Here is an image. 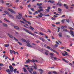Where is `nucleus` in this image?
<instances>
[{
	"instance_id": "nucleus-28",
	"label": "nucleus",
	"mask_w": 74,
	"mask_h": 74,
	"mask_svg": "<svg viewBox=\"0 0 74 74\" xmlns=\"http://www.w3.org/2000/svg\"><path fill=\"white\" fill-rule=\"evenodd\" d=\"M57 28L58 29V33H59V31H60V28L59 27H57Z\"/></svg>"
},
{
	"instance_id": "nucleus-46",
	"label": "nucleus",
	"mask_w": 74,
	"mask_h": 74,
	"mask_svg": "<svg viewBox=\"0 0 74 74\" xmlns=\"http://www.w3.org/2000/svg\"><path fill=\"white\" fill-rule=\"evenodd\" d=\"M56 44H58V45H59V43L58 41H56Z\"/></svg>"
},
{
	"instance_id": "nucleus-6",
	"label": "nucleus",
	"mask_w": 74,
	"mask_h": 74,
	"mask_svg": "<svg viewBox=\"0 0 74 74\" xmlns=\"http://www.w3.org/2000/svg\"><path fill=\"white\" fill-rule=\"evenodd\" d=\"M27 47H32L33 46H32L31 45H30V44L29 43V42H27Z\"/></svg>"
},
{
	"instance_id": "nucleus-26",
	"label": "nucleus",
	"mask_w": 74,
	"mask_h": 74,
	"mask_svg": "<svg viewBox=\"0 0 74 74\" xmlns=\"http://www.w3.org/2000/svg\"><path fill=\"white\" fill-rule=\"evenodd\" d=\"M23 70L24 72H27V70H26V68H23Z\"/></svg>"
},
{
	"instance_id": "nucleus-10",
	"label": "nucleus",
	"mask_w": 74,
	"mask_h": 74,
	"mask_svg": "<svg viewBox=\"0 0 74 74\" xmlns=\"http://www.w3.org/2000/svg\"><path fill=\"white\" fill-rule=\"evenodd\" d=\"M39 38L40 40H41V41H43V42H44V41H45V40L44 39H43L42 38Z\"/></svg>"
},
{
	"instance_id": "nucleus-16",
	"label": "nucleus",
	"mask_w": 74,
	"mask_h": 74,
	"mask_svg": "<svg viewBox=\"0 0 74 74\" xmlns=\"http://www.w3.org/2000/svg\"><path fill=\"white\" fill-rule=\"evenodd\" d=\"M4 20L5 21H6V22H10V21H9V20H7V18H5L4 19Z\"/></svg>"
},
{
	"instance_id": "nucleus-27",
	"label": "nucleus",
	"mask_w": 74,
	"mask_h": 74,
	"mask_svg": "<svg viewBox=\"0 0 74 74\" xmlns=\"http://www.w3.org/2000/svg\"><path fill=\"white\" fill-rule=\"evenodd\" d=\"M58 11H60V12H62V10H61V9H60V8H58Z\"/></svg>"
},
{
	"instance_id": "nucleus-38",
	"label": "nucleus",
	"mask_w": 74,
	"mask_h": 74,
	"mask_svg": "<svg viewBox=\"0 0 74 74\" xmlns=\"http://www.w3.org/2000/svg\"><path fill=\"white\" fill-rule=\"evenodd\" d=\"M69 29H70L71 30H74V29L71 27H70L69 28Z\"/></svg>"
},
{
	"instance_id": "nucleus-44",
	"label": "nucleus",
	"mask_w": 74,
	"mask_h": 74,
	"mask_svg": "<svg viewBox=\"0 0 74 74\" xmlns=\"http://www.w3.org/2000/svg\"><path fill=\"white\" fill-rule=\"evenodd\" d=\"M27 23H28V24H29V25H31V23H30V22L28 21Z\"/></svg>"
},
{
	"instance_id": "nucleus-34",
	"label": "nucleus",
	"mask_w": 74,
	"mask_h": 74,
	"mask_svg": "<svg viewBox=\"0 0 74 74\" xmlns=\"http://www.w3.org/2000/svg\"><path fill=\"white\" fill-rule=\"evenodd\" d=\"M62 5H63V4L62 3H60L59 4V6H60V7H61V6H62Z\"/></svg>"
},
{
	"instance_id": "nucleus-61",
	"label": "nucleus",
	"mask_w": 74,
	"mask_h": 74,
	"mask_svg": "<svg viewBox=\"0 0 74 74\" xmlns=\"http://www.w3.org/2000/svg\"><path fill=\"white\" fill-rule=\"evenodd\" d=\"M22 19L23 20V21H25V18H24L23 17H22Z\"/></svg>"
},
{
	"instance_id": "nucleus-20",
	"label": "nucleus",
	"mask_w": 74,
	"mask_h": 74,
	"mask_svg": "<svg viewBox=\"0 0 74 74\" xmlns=\"http://www.w3.org/2000/svg\"><path fill=\"white\" fill-rule=\"evenodd\" d=\"M30 29L31 30H34V28L32 27V26H30Z\"/></svg>"
},
{
	"instance_id": "nucleus-19",
	"label": "nucleus",
	"mask_w": 74,
	"mask_h": 74,
	"mask_svg": "<svg viewBox=\"0 0 74 74\" xmlns=\"http://www.w3.org/2000/svg\"><path fill=\"white\" fill-rule=\"evenodd\" d=\"M58 35L59 36V37H62V33H60L58 34Z\"/></svg>"
},
{
	"instance_id": "nucleus-9",
	"label": "nucleus",
	"mask_w": 74,
	"mask_h": 74,
	"mask_svg": "<svg viewBox=\"0 0 74 74\" xmlns=\"http://www.w3.org/2000/svg\"><path fill=\"white\" fill-rule=\"evenodd\" d=\"M3 26L4 27H8V25L6 24L3 23Z\"/></svg>"
},
{
	"instance_id": "nucleus-56",
	"label": "nucleus",
	"mask_w": 74,
	"mask_h": 74,
	"mask_svg": "<svg viewBox=\"0 0 74 74\" xmlns=\"http://www.w3.org/2000/svg\"><path fill=\"white\" fill-rule=\"evenodd\" d=\"M45 10L47 11V12H49V9H46Z\"/></svg>"
},
{
	"instance_id": "nucleus-41",
	"label": "nucleus",
	"mask_w": 74,
	"mask_h": 74,
	"mask_svg": "<svg viewBox=\"0 0 74 74\" xmlns=\"http://www.w3.org/2000/svg\"><path fill=\"white\" fill-rule=\"evenodd\" d=\"M31 61L32 62H33L34 63L35 62V60H34V59H33L32 60H31Z\"/></svg>"
},
{
	"instance_id": "nucleus-32",
	"label": "nucleus",
	"mask_w": 74,
	"mask_h": 74,
	"mask_svg": "<svg viewBox=\"0 0 74 74\" xmlns=\"http://www.w3.org/2000/svg\"><path fill=\"white\" fill-rule=\"evenodd\" d=\"M17 42L20 45H22V43H21L20 42Z\"/></svg>"
},
{
	"instance_id": "nucleus-35",
	"label": "nucleus",
	"mask_w": 74,
	"mask_h": 74,
	"mask_svg": "<svg viewBox=\"0 0 74 74\" xmlns=\"http://www.w3.org/2000/svg\"><path fill=\"white\" fill-rule=\"evenodd\" d=\"M31 10L32 11H34V9L33 8H31Z\"/></svg>"
},
{
	"instance_id": "nucleus-47",
	"label": "nucleus",
	"mask_w": 74,
	"mask_h": 74,
	"mask_svg": "<svg viewBox=\"0 0 74 74\" xmlns=\"http://www.w3.org/2000/svg\"><path fill=\"white\" fill-rule=\"evenodd\" d=\"M45 36L46 38H47V39H48V36H46V35H45Z\"/></svg>"
},
{
	"instance_id": "nucleus-51",
	"label": "nucleus",
	"mask_w": 74,
	"mask_h": 74,
	"mask_svg": "<svg viewBox=\"0 0 74 74\" xmlns=\"http://www.w3.org/2000/svg\"><path fill=\"white\" fill-rule=\"evenodd\" d=\"M28 12L29 14H32V12H31L30 11H29Z\"/></svg>"
},
{
	"instance_id": "nucleus-12",
	"label": "nucleus",
	"mask_w": 74,
	"mask_h": 74,
	"mask_svg": "<svg viewBox=\"0 0 74 74\" xmlns=\"http://www.w3.org/2000/svg\"><path fill=\"white\" fill-rule=\"evenodd\" d=\"M16 18H17V19H21V17L19 16H16Z\"/></svg>"
},
{
	"instance_id": "nucleus-50",
	"label": "nucleus",
	"mask_w": 74,
	"mask_h": 74,
	"mask_svg": "<svg viewBox=\"0 0 74 74\" xmlns=\"http://www.w3.org/2000/svg\"><path fill=\"white\" fill-rule=\"evenodd\" d=\"M65 20V19H64L63 20H62L61 21L63 23H64V20Z\"/></svg>"
},
{
	"instance_id": "nucleus-45",
	"label": "nucleus",
	"mask_w": 74,
	"mask_h": 74,
	"mask_svg": "<svg viewBox=\"0 0 74 74\" xmlns=\"http://www.w3.org/2000/svg\"><path fill=\"white\" fill-rule=\"evenodd\" d=\"M61 3V2L60 1L58 2V3L57 4V5H59V3Z\"/></svg>"
},
{
	"instance_id": "nucleus-40",
	"label": "nucleus",
	"mask_w": 74,
	"mask_h": 74,
	"mask_svg": "<svg viewBox=\"0 0 74 74\" xmlns=\"http://www.w3.org/2000/svg\"><path fill=\"white\" fill-rule=\"evenodd\" d=\"M36 43H39L40 42L39 41V40H37L36 41Z\"/></svg>"
},
{
	"instance_id": "nucleus-54",
	"label": "nucleus",
	"mask_w": 74,
	"mask_h": 74,
	"mask_svg": "<svg viewBox=\"0 0 74 74\" xmlns=\"http://www.w3.org/2000/svg\"><path fill=\"white\" fill-rule=\"evenodd\" d=\"M53 73H54V74H57V72H56L55 71H53Z\"/></svg>"
},
{
	"instance_id": "nucleus-17",
	"label": "nucleus",
	"mask_w": 74,
	"mask_h": 74,
	"mask_svg": "<svg viewBox=\"0 0 74 74\" xmlns=\"http://www.w3.org/2000/svg\"><path fill=\"white\" fill-rule=\"evenodd\" d=\"M45 54L46 55H48V53L47 52H49L47 50H46L45 51Z\"/></svg>"
},
{
	"instance_id": "nucleus-52",
	"label": "nucleus",
	"mask_w": 74,
	"mask_h": 74,
	"mask_svg": "<svg viewBox=\"0 0 74 74\" xmlns=\"http://www.w3.org/2000/svg\"><path fill=\"white\" fill-rule=\"evenodd\" d=\"M47 8L48 10H49L51 9V7H50L49 6L48 7H47Z\"/></svg>"
},
{
	"instance_id": "nucleus-25",
	"label": "nucleus",
	"mask_w": 74,
	"mask_h": 74,
	"mask_svg": "<svg viewBox=\"0 0 74 74\" xmlns=\"http://www.w3.org/2000/svg\"><path fill=\"white\" fill-rule=\"evenodd\" d=\"M10 53H11L12 54L13 53V52L14 51H12V50H10Z\"/></svg>"
},
{
	"instance_id": "nucleus-18",
	"label": "nucleus",
	"mask_w": 74,
	"mask_h": 74,
	"mask_svg": "<svg viewBox=\"0 0 74 74\" xmlns=\"http://www.w3.org/2000/svg\"><path fill=\"white\" fill-rule=\"evenodd\" d=\"M4 46L5 47H8L10 46V45L9 44H5V45H4Z\"/></svg>"
},
{
	"instance_id": "nucleus-55",
	"label": "nucleus",
	"mask_w": 74,
	"mask_h": 74,
	"mask_svg": "<svg viewBox=\"0 0 74 74\" xmlns=\"http://www.w3.org/2000/svg\"><path fill=\"white\" fill-rule=\"evenodd\" d=\"M39 8L40 9H42V7L41 6H39Z\"/></svg>"
},
{
	"instance_id": "nucleus-63",
	"label": "nucleus",
	"mask_w": 74,
	"mask_h": 74,
	"mask_svg": "<svg viewBox=\"0 0 74 74\" xmlns=\"http://www.w3.org/2000/svg\"><path fill=\"white\" fill-rule=\"evenodd\" d=\"M62 55L63 56H65V53H62Z\"/></svg>"
},
{
	"instance_id": "nucleus-15",
	"label": "nucleus",
	"mask_w": 74,
	"mask_h": 74,
	"mask_svg": "<svg viewBox=\"0 0 74 74\" xmlns=\"http://www.w3.org/2000/svg\"><path fill=\"white\" fill-rule=\"evenodd\" d=\"M42 4V3H37L36 5L38 6H41Z\"/></svg>"
},
{
	"instance_id": "nucleus-30",
	"label": "nucleus",
	"mask_w": 74,
	"mask_h": 74,
	"mask_svg": "<svg viewBox=\"0 0 74 74\" xmlns=\"http://www.w3.org/2000/svg\"><path fill=\"white\" fill-rule=\"evenodd\" d=\"M16 70H17V69H15L14 70V72L15 73L16 72Z\"/></svg>"
},
{
	"instance_id": "nucleus-7",
	"label": "nucleus",
	"mask_w": 74,
	"mask_h": 74,
	"mask_svg": "<svg viewBox=\"0 0 74 74\" xmlns=\"http://www.w3.org/2000/svg\"><path fill=\"white\" fill-rule=\"evenodd\" d=\"M8 35L11 38H12V39H13L14 38L13 37V36H12L9 33H8Z\"/></svg>"
},
{
	"instance_id": "nucleus-43",
	"label": "nucleus",
	"mask_w": 74,
	"mask_h": 74,
	"mask_svg": "<svg viewBox=\"0 0 74 74\" xmlns=\"http://www.w3.org/2000/svg\"><path fill=\"white\" fill-rule=\"evenodd\" d=\"M47 48H48L49 49H51V47H50L49 46H47Z\"/></svg>"
},
{
	"instance_id": "nucleus-64",
	"label": "nucleus",
	"mask_w": 74,
	"mask_h": 74,
	"mask_svg": "<svg viewBox=\"0 0 74 74\" xmlns=\"http://www.w3.org/2000/svg\"><path fill=\"white\" fill-rule=\"evenodd\" d=\"M48 74H52V73H51V72H49L48 73Z\"/></svg>"
},
{
	"instance_id": "nucleus-14",
	"label": "nucleus",
	"mask_w": 74,
	"mask_h": 74,
	"mask_svg": "<svg viewBox=\"0 0 74 74\" xmlns=\"http://www.w3.org/2000/svg\"><path fill=\"white\" fill-rule=\"evenodd\" d=\"M39 71H40L42 72L40 73V74H42V73H44V71L41 69H39Z\"/></svg>"
},
{
	"instance_id": "nucleus-13",
	"label": "nucleus",
	"mask_w": 74,
	"mask_h": 74,
	"mask_svg": "<svg viewBox=\"0 0 74 74\" xmlns=\"http://www.w3.org/2000/svg\"><path fill=\"white\" fill-rule=\"evenodd\" d=\"M21 40L23 41H24V42H25L26 43H27V42L26 40H25V39L23 38L21 39Z\"/></svg>"
},
{
	"instance_id": "nucleus-31",
	"label": "nucleus",
	"mask_w": 74,
	"mask_h": 74,
	"mask_svg": "<svg viewBox=\"0 0 74 74\" xmlns=\"http://www.w3.org/2000/svg\"><path fill=\"white\" fill-rule=\"evenodd\" d=\"M18 14L19 15V16H20L21 17H22V13H19Z\"/></svg>"
},
{
	"instance_id": "nucleus-2",
	"label": "nucleus",
	"mask_w": 74,
	"mask_h": 74,
	"mask_svg": "<svg viewBox=\"0 0 74 74\" xmlns=\"http://www.w3.org/2000/svg\"><path fill=\"white\" fill-rule=\"evenodd\" d=\"M9 68L10 71L11 72H13L14 71V68L12 67V65H10L9 66Z\"/></svg>"
},
{
	"instance_id": "nucleus-60",
	"label": "nucleus",
	"mask_w": 74,
	"mask_h": 74,
	"mask_svg": "<svg viewBox=\"0 0 74 74\" xmlns=\"http://www.w3.org/2000/svg\"><path fill=\"white\" fill-rule=\"evenodd\" d=\"M33 74H37V73H36V72L34 71L33 72Z\"/></svg>"
},
{
	"instance_id": "nucleus-37",
	"label": "nucleus",
	"mask_w": 74,
	"mask_h": 74,
	"mask_svg": "<svg viewBox=\"0 0 74 74\" xmlns=\"http://www.w3.org/2000/svg\"><path fill=\"white\" fill-rule=\"evenodd\" d=\"M49 55H51V56H53V54L52 53H50Z\"/></svg>"
},
{
	"instance_id": "nucleus-58",
	"label": "nucleus",
	"mask_w": 74,
	"mask_h": 74,
	"mask_svg": "<svg viewBox=\"0 0 74 74\" xmlns=\"http://www.w3.org/2000/svg\"><path fill=\"white\" fill-rule=\"evenodd\" d=\"M54 46L56 47H58V45L56 44Z\"/></svg>"
},
{
	"instance_id": "nucleus-23",
	"label": "nucleus",
	"mask_w": 74,
	"mask_h": 74,
	"mask_svg": "<svg viewBox=\"0 0 74 74\" xmlns=\"http://www.w3.org/2000/svg\"><path fill=\"white\" fill-rule=\"evenodd\" d=\"M55 2V1L54 0H52L50 1V3L51 4H52L53 3Z\"/></svg>"
},
{
	"instance_id": "nucleus-5",
	"label": "nucleus",
	"mask_w": 74,
	"mask_h": 74,
	"mask_svg": "<svg viewBox=\"0 0 74 74\" xmlns=\"http://www.w3.org/2000/svg\"><path fill=\"white\" fill-rule=\"evenodd\" d=\"M70 34H71L72 35V36H73V37H74V32H73L71 30H70Z\"/></svg>"
},
{
	"instance_id": "nucleus-24",
	"label": "nucleus",
	"mask_w": 74,
	"mask_h": 74,
	"mask_svg": "<svg viewBox=\"0 0 74 74\" xmlns=\"http://www.w3.org/2000/svg\"><path fill=\"white\" fill-rule=\"evenodd\" d=\"M62 31H63L64 32H68V30H67V29H63L62 30Z\"/></svg>"
},
{
	"instance_id": "nucleus-22",
	"label": "nucleus",
	"mask_w": 74,
	"mask_h": 74,
	"mask_svg": "<svg viewBox=\"0 0 74 74\" xmlns=\"http://www.w3.org/2000/svg\"><path fill=\"white\" fill-rule=\"evenodd\" d=\"M6 71H7V72L8 73H10V69H7L6 70Z\"/></svg>"
},
{
	"instance_id": "nucleus-33",
	"label": "nucleus",
	"mask_w": 74,
	"mask_h": 74,
	"mask_svg": "<svg viewBox=\"0 0 74 74\" xmlns=\"http://www.w3.org/2000/svg\"><path fill=\"white\" fill-rule=\"evenodd\" d=\"M61 29H64V27L63 26H61Z\"/></svg>"
},
{
	"instance_id": "nucleus-39",
	"label": "nucleus",
	"mask_w": 74,
	"mask_h": 74,
	"mask_svg": "<svg viewBox=\"0 0 74 74\" xmlns=\"http://www.w3.org/2000/svg\"><path fill=\"white\" fill-rule=\"evenodd\" d=\"M0 66H4V65L3 64L0 63Z\"/></svg>"
},
{
	"instance_id": "nucleus-62",
	"label": "nucleus",
	"mask_w": 74,
	"mask_h": 74,
	"mask_svg": "<svg viewBox=\"0 0 74 74\" xmlns=\"http://www.w3.org/2000/svg\"><path fill=\"white\" fill-rule=\"evenodd\" d=\"M24 66H25V67H29V66H28V65H24Z\"/></svg>"
},
{
	"instance_id": "nucleus-59",
	"label": "nucleus",
	"mask_w": 74,
	"mask_h": 74,
	"mask_svg": "<svg viewBox=\"0 0 74 74\" xmlns=\"http://www.w3.org/2000/svg\"><path fill=\"white\" fill-rule=\"evenodd\" d=\"M38 12H39V13H41V11H40V10H38Z\"/></svg>"
},
{
	"instance_id": "nucleus-1",
	"label": "nucleus",
	"mask_w": 74,
	"mask_h": 74,
	"mask_svg": "<svg viewBox=\"0 0 74 74\" xmlns=\"http://www.w3.org/2000/svg\"><path fill=\"white\" fill-rule=\"evenodd\" d=\"M23 30H24L25 32H27V33H29V34H31V35H32V36H37V35L35 34H33L30 32H29V30L23 28Z\"/></svg>"
},
{
	"instance_id": "nucleus-49",
	"label": "nucleus",
	"mask_w": 74,
	"mask_h": 74,
	"mask_svg": "<svg viewBox=\"0 0 74 74\" xmlns=\"http://www.w3.org/2000/svg\"><path fill=\"white\" fill-rule=\"evenodd\" d=\"M56 25H59L60 24V23L59 22H57L56 23Z\"/></svg>"
},
{
	"instance_id": "nucleus-53",
	"label": "nucleus",
	"mask_w": 74,
	"mask_h": 74,
	"mask_svg": "<svg viewBox=\"0 0 74 74\" xmlns=\"http://www.w3.org/2000/svg\"><path fill=\"white\" fill-rule=\"evenodd\" d=\"M10 3H6V5H10Z\"/></svg>"
},
{
	"instance_id": "nucleus-42",
	"label": "nucleus",
	"mask_w": 74,
	"mask_h": 74,
	"mask_svg": "<svg viewBox=\"0 0 74 74\" xmlns=\"http://www.w3.org/2000/svg\"><path fill=\"white\" fill-rule=\"evenodd\" d=\"M14 40H16V41H18V40H17V39H16V38H15L14 37Z\"/></svg>"
},
{
	"instance_id": "nucleus-21",
	"label": "nucleus",
	"mask_w": 74,
	"mask_h": 74,
	"mask_svg": "<svg viewBox=\"0 0 74 74\" xmlns=\"http://www.w3.org/2000/svg\"><path fill=\"white\" fill-rule=\"evenodd\" d=\"M30 61H31V60H30L29 59H28L27 60L26 62L27 63H30Z\"/></svg>"
},
{
	"instance_id": "nucleus-29",
	"label": "nucleus",
	"mask_w": 74,
	"mask_h": 74,
	"mask_svg": "<svg viewBox=\"0 0 74 74\" xmlns=\"http://www.w3.org/2000/svg\"><path fill=\"white\" fill-rule=\"evenodd\" d=\"M9 16H10V17H11V18H14V16H13L12 15H11L9 14Z\"/></svg>"
},
{
	"instance_id": "nucleus-57",
	"label": "nucleus",
	"mask_w": 74,
	"mask_h": 74,
	"mask_svg": "<svg viewBox=\"0 0 74 74\" xmlns=\"http://www.w3.org/2000/svg\"><path fill=\"white\" fill-rule=\"evenodd\" d=\"M51 19H52V20H56V19H55V18H54L53 17H52L51 18Z\"/></svg>"
},
{
	"instance_id": "nucleus-36",
	"label": "nucleus",
	"mask_w": 74,
	"mask_h": 74,
	"mask_svg": "<svg viewBox=\"0 0 74 74\" xmlns=\"http://www.w3.org/2000/svg\"><path fill=\"white\" fill-rule=\"evenodd\" d=\"M39 33L40 34V35H42V36L44 35V34H43V33H42L40 32Z\"/></svg>"
},
{
	"instance_id": "nucleus-3",
	"label": "nucleus",
	"mask_w": 74,
	"mask_h": 74,
	"mask_svg": "<svg viewBox=\"0 0 74 74\" xmlns=\"http://www.w3.org/2000/svg\"><path fill=\"white\" fill-rule=\"evenodd\" d=\"M50 50L51 51H52V52H53L56 53H57V55H59V53L57 51H56V50H54L53 49H50Z\"/></svg>"
},
{
	"instance_id": "nucleus-11",
	"label": "nucleus",
	"mask_w": 74,
	"mask_h": 74,
	"mask_svg": "<svg viewBox=\"0 0 74 74\" xmlns=\"http://www.w3.org/2000/svg\"><path fill=\"white\" fill-rule=\"evenodd\" d=\"M4 12L7 15H10V13H9V12L6 11H4Z\"/></svg>"
},
{
	"instance_id": "nucleus-4",
	"label": "nucleus",
	"mask_w": 74,
	"mask_h": 74,
	"mask_svg": "<svg viewBox=\"0 0 74 74\" xmlns=\"http://www.w3.org/2000/svg\"><path fill=\"white\" fill-rule=\"evenodd\" d=\"M8 10L9 11H10L12 13H13V14H15L16 12L14 11V10H12L11 9H8Z\"/></svg>"
},
{
	"instance_id": "nucleus-8",
	"label": "nucleus",
	"mask_w": 74,
	"mask_h": 74,
	"mask_svg": "<svg viewBox=\"0 0 74 74\" xmlns=\"http://www.w3.org/2000/svg\"><path fill=\"white\" fill-rule=\"evenodd\" d=\"M14 27L16 29H17V30L19 29V28L18 26H14Z\"/></svg>"
},
{
	"instance_id": "nucleus-48",
	"label": "nucleus",
	"mask_w": 74,
	"mask_h": 74,
	"mask_svg": "<svg viewBox=\"0 0 74 74\" xmlns=\"http://www.w3.org/2000/svg\"><path fill=\"white\" fill-rule=\"evenodd\" d=\"M20 22H21V23H24L25 24V22H24L23 21H20Z\"/></svg>"
}]
</instances>
